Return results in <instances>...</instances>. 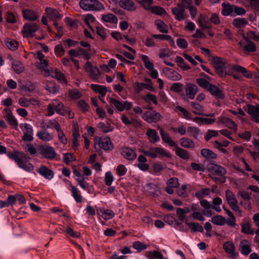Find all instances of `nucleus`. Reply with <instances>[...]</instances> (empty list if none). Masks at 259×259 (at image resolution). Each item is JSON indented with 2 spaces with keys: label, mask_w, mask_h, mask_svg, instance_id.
I'll list each match as a JSON object with an SVG mask.
<instances>
[{
  "label": "nucleus",
  "mask_w": 259,
  "mask_h": 259,
  "mask_svg": "<svg viewBox=\"0 0 259 259\" xmlns=\"http://www.w3.org/2000/svg\"><path fill=\"white\" fill-rule=\"evenodd\" d=\"M40 62V64L37 65V68L39 70H44L45 73V75H50L51 74L50 70L47 68L48 67V61L46 59H45Z\"/></svg>",
  "instance_id": "a18cd8bd"
},
{
  "label": "nucleus",
  "mask_w": 259,
  "mask_h": 259,
  "mask_svg": "<svg viewBox=\"0 0 259 259\" xmlns=\"http://www.w3.org/2000/svg\"><path fill=\"white\" fill-rule=\"evenodd\" d=\"M142 60L144 63L145 67L149 70H152L153 69L154 65L153 63L149 60V58L146 55H142L141 57Z\"/></svg>",
  "instance_id": "bf43d9fd"
},
{
  "label": "nucleus",
  "mask_w": 259,
  "mask_h": 259,
  "mask_svg": "<svg viewBox=\"0 0 259 259\" xmlns=\"http://www.w3.org/2000/svg\"><path fill=\"white\" fill-rule=\"evenodd\" d=\"M69 96L72 100H76L80 99L82 96V94L77 89L69 90Z\"/></svg>",
  "instance_id": "6e6d98bb"
},
{
  "label": "nucleus",
  "mask_w": 259,
  "mask_h": 259,
  "mask_svg": "<svg viewBox=\"0 0 259 259\" xmlns=\"http://www.w3.org/2000/svg\"><path fill=\"white\" fill-rule=\"evenodd\" d=\"M8 156L12 160H14L18 165L25 170L31 171L33 169V165L26 162L24 161L22 158H26V155L24 153L20 152L18 151H14L12 152H8Z\"/></svg>",
  "instance_id": "f03ea898"
},
{
  "label": "nucleus",
  "mask_w": 259,
  "mask_h": 259,
  "mask_svg": "<svg viewBox=\"0 0 259 259\" xmlns=\"http://www.w3.org/2000/svg\"><path fill=\"white\" fill-rule=\"evenodd\" d=\"M208 170L210 172L208 175L214 181H220L222 183H224L226 181L225 175L227 173L226 168L221 165L210 163L207 165Z\"/></svg>",
  "instance_id": "f257e3e1"
},
{
  "label": "nucleus",
  "mask_w": 259,
  "mask_h": 259,
  "mask_svg": "<svg viewBox=\"0 0 259 259\" xmlns=\"http://www.w3.org/2000/svg\"><path fill=\"white\" fill-rule=\"evenodd\" d=\"M133 247L137 249L138 252H140L145 249L147 248V245L144 243L135 241L133 243Z\"/></svg>",
  "instance_id": "e2e57ef3"
},
{
  "label": "nucleus",
  "mask_w": 259,
  "mask_h": 259,
  "mask_svg": "<svg viewBox=\"0 0 259 259\" xmlns=\"http://www.w3.org/2000/svg\"><path fill=\"white\" fill-rule=\"evenodd\" d=\"M212 64L215 69L216 73L220 77H225L226 76L227 74L225 69L227 61L225 59L217 56L214 57L212 60Z\"/></svg>",
  "instance_id": "7ed1b4c3"
},
{
  "label": "nucleus",
  "mask_w": 259,
  "mask_h": 259,
  "mask_svg": "<svg viewBox=\"0 0 259 259\" xmlns=\"http://www.w3.org/2000/svg\"><path fill=\"white\" fill-rule=\"evenodd\" d=\"M53 77L57 79L61 83H64L65 84L67 83V81L66 79L65 75L57 69L55 70Z\"/></svg>",
  "instance_id": "8fccbe9b"
},
{
  "label": "nucleus",
  "mask_w": 259,
  "mask_h": 259,
  "mask_svg": "<svg viewBox=\"0 0 259 259\" xmlns=\"http://www.w3.org/2000/svg\"><path fill=\"white\" fill-rule=\"evenodd\" d=\"M162 255L160 251L155 250L147 252L146 253V256L148 259L162 258Z\"/></svg>",
  "instance_id": "c03bdc74"
},
{
  "label": "nucleus",
  "mask_w": 259,
  "mask_h": 259,
  "mask_svg": "<svg viewBox=\"0 0 259 259\" xmlns=\"http://www.w3.org/2000/svg\"><path fill=\"white\" fill-rule=\"evenodd\" d=\"M99 147L105 151H112L114 147L110 138L108 136L100 137L97 143Z\"/></svg>",
  "instance_id": "9d476101"
},
{
  "label": "nucleus",
  "mask_w": 259,
  "mask_h": 259,
  "mask_svg": "<svg viewBox=\"0 0 259 259\" xmlns=\"http://www.w3.org/2000/svg\"><path fill=\"white\" fill-rule=\"evenodd\" d=\"M211 222L215 225L223 226L226 223V219L222 215H217L211 218Z\"/></svg>",
  "instance_id": "de8ad7c7"
},
{
  "label": "nucleus",
  "mask_w": 259,
  "mask_h": 259,
  "mask_svg": "<svg viewBox=\"0 0 259 259\" xmlns=\"http://www.w3.org/2000/svg\"><path fill=\"white\" fill-rule=\"evenodd\" d=\"M224 250L229 254L230 257L235 258L238 256V253L235 252V247L233 242L227 241L223 244Z\"/></svg>",
  "instance_id": "a211bd4d"
},
{
  "label": "nucleus",
  "mask_w": 259,
  "mask_h": 259,
  "mask_svg": "<svg viewBox=\"0 0 259 259\" xmlns=\"http://www.w3.org/2000/svg\"><path fill=\"white\" fill-rule=\"evenodd\" d=\"M102 20L105 22L116 24L118 19L115 15L112 13H108L106 15H102Z\"/></svg>",
  "instance_id": "4c0bfd02"
},
{
  "label": "nucleus",
  "mask_w": 259,
  "mask_h": 259,
  "mask_svg": "<svg viewBox=\"0 0 259 259\" xmlns=\"http://www.w3.org/2000/svg\"><path fill=\"white\" fill-rule=\"evenodd\" d=\"M223 10L222 13L224 16L231 15L234 16L233 14V8L234 5H231L230 4H227L225 3L222 4Z\"/></svg>",
  "instance_id": "e433bc0d"
},
{
  "label": "nucleus",
  "mask_w": 259,
  "mask_h": 259,
  "mask_svg": "<svg viewBox=\"0 0 259 259\" xmlns=\"http://www.w3.org/2000/svg\"><path fill=\"white\" fill-rule=\"evenodd\" d=\"M187 225L192 229V232L194 233L196 232L203 233V232L202 226L198 223H187Z\"/></svg>",
  "instance_id": "09e8293b"
},
{
  "label": "nucleus",
  "mask_w": 259,
  "mask_h": 259,
  "mask_svg": "<svg viewBox=\"0 0 259 259\" xmlns=\"http://www.w3.org/2000/svg\"><path fill=\"white\" fill-rule=\"evenodd\" d=\"M242 232L247 234H252L254 231L251 229L250 225L249 223L244 224L241 227Z\"/></svg>",
  "instance_id": "774afa93"
},
{
  "label": "nucleus",
  "mask_w": 259,
  "mask_h": 259,
  "mask_svg": "<svg viewBox=\"0 0 259 259\" xmlns=\"http://www.w3.org/2000/svg\"><path fill=\"white\" fill-rule=\"evenodd\" d=\"M160 114L155 111H148L144 113L143 118L148 123H156L161 119Z\"/></svg>",
  "instance_id": "9b49d317"
},
{
  "label": "nucleus",
  "mask_w": 259,
  "mask_h": 259,
  "mask_svg": "<svg viewBox=\"0 0 259 259\" xmlns=\"http://www.w3.org/2000/svg\"><path fill=\"white\" fill-rule=\"evenodd\" d=\"M121 155L128 160L133 161L137 157L136 152L129 147H123L121 149Z\"/></svg>",
  "instance_id": "dca6fc26"
},
{
  "label": "nucleus",
  "mask_w": 259,
  "mask_h": 259,
  "mask_svg": "<svg viewBox=\"0 0 259 259\" xmlns=\"http://www.w3.org/2000/svg\"><path fill=\"white\" fill-rule=\"evenodd\" d=\"M247 113L251 116L256 122L259 121V105L253 106L250 104L247 105Z\"/></svg>",
  "instance_id": "4468645a"
},
{
  "label": "nucleus",
  "mask_w": 259,
  "mask_h": 259,
  "mask_svg": "<svg viewBox=\"0 0 259 259\" xmlns=\"http://www.w3.org/2000/svg\"><path fill=\"white\" fill-rule=\"evenodd\" d=\"M186 95L190 99H193L198 91V88L195 84L188 83L185 85Z\"/></svg>",
  "instance_id": "2eb2a0df"
},
{
  "label": "nucleus",
  "mask_w": 259,
  "mask_h": 259,
  "mask_svg": "<svg viewBox=\"0 0 259 259\" xmlns=\"http://www.w3.org/2000/svg\"><path fill=\"white\" fill-rule=\"evenodd\" d=\"M198 24L202 29L212 28V25L208 21L201 19L199 20Z\"/></svg>",
  "instance_id": "69168bd1"
},
{
  "label": "nucleus",
  "mask_w": 259,
  "mask_h": 259,
  "mask_svg": "<svg viewBox=\"0 0 259 259\" xmlns=\"http://www.w3.org/2000/svg\"><path fill=\"white\" fill-rule=\"evenodd\" d=\"M196 82L200 87L207 90L208 89L210 85L211 84L209 83V82L207 80L202 78H197L196 79Z\"/></svg>",
  "instance_id": "052dcab7"
},
{
  "label": "nucleus",
  "mask_w": 259,
  "mask_h": 259,
  "mask_svg": "<svg viewBox=\"0 0 259 259\" xmlns=\"http://www.w3.org/2000/svg\"><path fill=\"white\" fill-rule=\"evenodd\" d=\"M98 126L104 133H107L108 132H111L113 129V128L110 124L108 126H106L103 122H100Z\"/></svg>",
  "instance_id": "338daca9"
},
{
  "label": "nucleus",
  "mask_w": 259,
  "mask_h": 259,
  "mask_svg": "<svg viewBox=\"0 0 259 259\" xmlns=\"http://www.w3.org/2000/svg\"><path fill=\"white\" fill-rule=\"evenodd\" d=\"M201 154L207 159H214L217 157V154L208 149H203L201 150Z\"/></svg>",
  "instance_id": "c9c22d12"
},
{
  "label": "nucleus",
  "mask_w": 259,
  "mask_h": 259,
  "mask_svg": "<svg viewBox=\"0 0 259 259\" xmlns=\"http://www.w3.org/2000/svg\"><path fill=\"white\" fill-rule=\"evenodd\" d=\"M160 134L162 140L164 142L167 143L169 146L171 147H176V143L171 139L168 134L164 132L163 129L162 128H161L160 130Z\"/></svg>",
  "instance_id": "cd10ccee"
},
{
  "label": "nucleus",
  "mask_w": 259,
  "mask_h": 259,
  "mask_svg": "<svg viewBox=\"0 0 259 259\" xmlns=\"http://www.w3.org/2000/svg\"><path fill=\"white\" fill-rule=\"evenodd\" d=\"M36 136L40 140L46 142L49 141L52 139V136L47 131L41 130L38 131Z\"/></svg>",
  "instance_id": "58836bf2"
},
{
  "label": "nucleus",
  "mask_w": 259,
  "mask_h": 259,
  "mask_svg": "<svg viewBox=\"0 0 259 259\" xmlns=\"http://www.w3.org/2000/svg\"><path fill=\"white\" fill-rule=\"evenodd\" d=\"M6 46L11 50L15 51L18 48V42L9 38H7L5 40Z\"/></svg>",
  "instance_id": "a19ab883"
},
{
  "label": "nucleus",
  "mask_w": 259,
  "mask_h": 259,
  "mask_svg": "<svg viewBox=\"0 0 259 259\" xmlns=\"http://www.w3.org/2000/svg\"><path fill=\"white\" fill-rule=\"evenodd\" d=\"M243 38L246 42L243 47V51L247 52H255L256 51L255 45L249 39L248 37L243 35Z\"/></svg>",
  "instance_id": "5701e85b"
},
{
  "label": "nucleus",
  "mask_w": 259,
  "mask_h": 259,
  "mask_svg": "<svg viewBox=\"0 0 259 259\" xmlns=\"http://www.w3.org/2000/svg\"><path fill=\"white\" fill-rule=\"evenodd\" d=\"M22 14L23 18L28 21H34L38 18L37 13L32 10H23Z\"/></svg>",
  "instance_id": "412c9836"
},
{
  "label": "nucleus",
  "mask_w": 259,
  "mask_h": 259,
  "mask_svg": "<svg viewBox=\"0 0 259 259\" xmlns=\"http://www.w3.org/2000/svg\"><path fill=\"white\" fill-rule=\"evenodd\" d=\"M108 102L109 103L113 105L115 108L120 112L123 111L124 109L129 110L132 107V104L131 102L125 101L122 103L121 101L113 98H109Z\"/></svg>",
  "instance_id": "1a4fd4ad"
},
{
  "label": "nucleus",
  "mask_w": 259,
  "mask_h": 259,
  "mask_svg": "<svg viewBox=\"0 0 259 259\" xmlns=\"http://www.w3.org/2000/svg\"><path fill=\"white\" fill-rule=\"evenodd\" d=\"M146 135L150 143H155L160 140V138L155 130L148 128Z\"/></svg>",
  "instance_id": "c85d7f7f"
},
{
  "label": "nucleus",
  "mask_w": 259,
  "mask_h": 259,
  "mask_svg": "<svg viewBox=\"0 0 259 259\" xmlns=\"http://www.w3.org/2000/svg\"><path fill=\"white\" fill-rule=\"evenodd\" d=\"M251 193H249L248 192L245 190H239L237 193V196L241 197L244 200L248 201V204L246 209L250 210L251 208V204L250 202L251 199L250 197Z\"/></svg>",
  "instance_id": "2f4dec72"
},
{
  "label": "nucleus",
  "mask_w": 259,
  "mask_h": 259,
  "mask_svg": "<svg viewBox=\"0 0 259 259\" xmlns=\"http://www.w3.org/2000/svg\"><path fill=\"white\" fill-rule=\"evenodd\" d=\"M89 72L90 73V76L92 79H98L101 75L100 71L97 66H94Z\"/></svg>",
  "instance_id": "864d4df0"
},
{
  "label": "nucleus",
  "mask_w": 259,
  "mask_h": 259,
  "mask_svg": "<svg viewBox=\"0 0 259 259\" xmlns=\"http://www.w3.org/2000/svg\"><path fill=\"white\" fill-rule=\"evenodd\" d=\"M187 133L189 136H192L194 139H197L200 133V130L195 126H189L187 128Z\"/></svg>",
  "instance_id": "3c124183"
},
{
  "label": "nucleus",
  "mask_w": 259,
  "mask_h": 259,
  "mask_svg": "<svg viewBox=\"0 0 259 259\" xmlns=\"http://www.w3.org/2000/svg\"><path fill=\"white\" fill-rule=\"evenodd\" d=\"M235 71L241 72L245 77L247 78H251L252 77V73L250 71L247 70L245 68L239 65H234L233 67Z\"/></svg>",
  "instance_id": "7c9ffc66"
},
{
  "label": "nucleus",
  "mask_w": 259,
  "mask_h": 259,
  "mask_svg": "<svg viewBox=\"0 0 259 259\" xmlns=\"http://www.w3.org/2000/svg\"><path fill=\"white\" fill-rule=\"evenodd\" d=\"M71 192L72 194V196L76 200V201L78 203H80L82 202V197L80 194H79V191L77 189V188L73 186H71Z\"/></svg>",
  "instance_id": "4d7b16f0"
},
{
  "label": "nucleus",
  "mask_w": 259,
  "mask_h": 259,
  "mask_svg": "<svg viewBox=\"0 0 259 259\" xmlns=\"http://www.w3.org/2000/svg\"><path fill=\"white\" fill-rule=\"evenodd\" d=\"M248 23L245 18H236L233 21V25L236 28H241Z\"/></svg>",
  "instance_id": "603ef678"
},
{
  "label": "nucleus",
  "mask_w": 259,
  "mask_h": 259,
  "mask_svg": "<svg viewBox=\"0 0 259 259\" xmlns=\"http://www.w3.org/2000/svg\"><path fill=\"white\" fill-rule=\"evenodd\" d=\"M144 81L146 83H136V90L137 92L139 93L142 91L143 87H145V88L149 91H154V88L153 87V83L151 80L148 78H145Z\"/></svg>",
  "instance_id": "f3484780"
},
{
  "label": "nucleus",
  "mask_w": 259,
  "mask_h": 259,
  "mask_svg": "<svg viewBox=\"0 0 259 259\" xmlns=\"http://www.w3.org/2000/svg\"><path fill=\"white\" fill-rule=\"evenodd\" d=\"M5 118L11 126H13L15 129H17L18 123L13 115H9L8 116L5 117Z\"/></svg>",
  "instance_id": "13d9d810"
},
{
  "label": "nucleus",
  "mask_w": 259,
  "mask_h": 259,
  "mask_svg": "<svg viewBox=\"0 0 259 259\" xmlns=\"http://www.w3.org/2000/svg\"><path fill=\"white\" fill-rule=\"evenodd\" d=\"M171 11L176 19L179 21L187 18V16L184 14L185 10L183 8L177 6V7L172 8Z\"/></svg>",
  "instance_id": "4be33fe9"
},
{
  "label": "nucleus",
  "mask_w": 259,
  "mask_h": 259,
  "mask_svg": "<svg viewBox=\"0 0 259 259\" xmlns=\"http://www.w3.org/2000/svg\"><path fill=\"white\" fill-rule=\"evenodd\" d=\"M176 108V110L179 111L181 113V114H179V116L188 119H192V114L185 108L180 106H177Z\"/></svg>",
  "instance_id": "49530a36"
},
{
  "label": "nucleus",
  "mask_w": 259,
  "mask_h": 259,
  "mask_svg": "<svg viewBox=\"0 0 259 259\" xmlns=\"http://www.w3.org/2000/svg\"><path fill=\"white\" fill-rule=\"evenodd\" d=\"M79 6L85 11H99L104 9V6L97 0H81Z\"/></svg>",
  "instance_id": "20e7f679"
},
{
  "label": "nucleus",
  "mask_w": 259,
  "mask_h": 259,
  "mask_svg": "<svg viewBox=\"0 0 259 259\" xmlns=\"http://www.w3.org/2000/svg\"><path fill=\"white\" fill-rule=\"evenodd\" d=\"M239 250L242 254L247 255L251 251V249L247 240L244 239L241 241L239 244Z\"/></svg>",
  "instance_id": "a878e982"
},
{
  "label": "nucleus",
  "mask_w": 259,
  "mask_h": 259,
  "mask_svg": "<svg viewBox=\"0 0 259 259\" xmlns=\"http://www.w3.org/2000/svg\"><path fill=\"white\" fill-rule=\"evenodd\" d=\"M176 62L178 63L179 66L184 70H188L191 68L188 65L185 63L184 60L181 57L177 56Z\"/></svg>",
  "instance_id": "5fc2aeb1"
},
{
  "label": "nucleus",
  "mask_w": 259,
  "mask_h": 259,
  "mask_svg": "<svg viewBox=\"0 0 259 259\" xmlns=\"http://www.w3.org/2000/svg\"><path fill=\"white\" fill-rule=\"evenodd\" d=\"M180 142L181 145L185 148L193 149L195 147V143L190 138H182L180 139Z\"/></svg>",
  "instance_id": "473e14b6"
},
{
  "label": "nucleus",
  "mask_w": 259,
  "mask_h": 259,
  "mask_svg": "<svg viewBox=\"0 0 259 259\" xmlns=\"http://www.w3.org/2000/svg\"><path fill=\"white\" fill-rule=\"evenodd\" d=\"M163 71L169 79L172 80H179L182 78L181 75L179 73L169 68H164Z\"/></svg>",
  "instance_id": "aec40b11"
},
{
  "label": "nucleus",
  "mask_w": 259,
  "mask_h": 259,
  "mask_svg": "<svg viewBox=\"0 0 259 259\" xmlns=\"http://www.w3.org/2000/svg\"><path fill=\"white\" fill-rule=\"evenodd\" d=\"M39 29V26L36 24L32 22L25 23L21 30L24 37H32L33 33Z\"/></svg>",
  "instance_id": "6e6552de"
},
{
  "label": "nucleus",
  "mask_w": 259,
  "mask_h": 259,
  "mask_svg": "<svg viewBox=\"0 0 259 259\" xmlns=\"http://www.w3.org/2000/svg\"><path fill=\"white\" fill-rule=\"evenodd\" d=\"M191 106L193 109V112L195 115H205L207 116L213 117L214 116V114H203V107L200 104L198 103L192 102L191 103Z\"/></svg>",
  "instance_id": "b1692460"
},
{
  "label": "nucleus",
  "mask_w": 259,
  "mask_h": 259,
  "mask_svg": "<svg viewBox=\"0 0 259 259\" xmlns=\"http://www.w3.org/2000/svg\"><path fill=\"white\" fill-rule=\"evenodd\" d=\"M91 89L96 93L100 94L102 97H104L107 92L106 88L98 84H91Z\"/></svg>",
  "instance_id": "ea45409f"
},
{
  "label": "nucleus",
  "mask_w": 259,
  "mask_h": 259,
  "mask_svg": "<svg viewBox=\"0 0 259 259\" xmlns=\"http://www.w3.org/2000/svg\"><path fill=\"white\" fill-rule=\"evenodd\" d=\"M192 0H180V2L177 4V6L183 8L185 10L188 9L192 5Z\"/></svg>",
  "instance_id": "680f3d73"
},
{
  "label": "nucleus",
  "mask_w": 259,
  "mask_h": 259,
  "mask_svg": "<svg viewBox=\"0 0 259 259\" xmlns=\"http://www.w3.org/2000/svg\"><path fill=\"white\" fill-rule=\"evenodd\" d=\"M207 91L209 92L217 99L223 100L225 97V95L224 94L223 91L216 85L212 84L210 85Z\"/></svg>",
  "instance_id": "f8f14e48"
},
{
  "label": "nucleus",
  "mask_w": 259,
  "mask_h": 259,
  "mask_svg": "<svg viewBox=\"0 0 259 259\" xmlns=\"http://www.w3.org/2000/svg\"><path fill=\"white\" fill-rule=\"evenodd\" d=\"M12 68L14 71L18 74H19L24 71L25 67L22 62L16 61L13 62Z\"/></svg>",
  "instance_id": "37998d69"
},
{
  "label": "nucleus",
  "mask_w": 259,
  "mask_h": 259,
  "mask_svg": "<svg viewBox=\"0 0 259 259\" xmlns=\"http://www.w3.org/2000/svg\"><path fill=\"white\" fill-rule=\"evenodd\" d=\"M218 123H222L228 128L232 130L237 128V124L230 118L226 117H220L218 118Z\"/></svg>",
  "instance_id": "393cba45"
},
{
  "label": "nucleus",
  "mask_w": 259,
  "mask_h": 259,
  "mask_svg": "<svg viewBox=\"0 0 259 259\" xmlns=\"http://www.w3.org/2000/svg\"><path fill=\"white\" fill-rule=\"evenodd\" d=\"M119 6L128 11H134L137 8V6L132 0H120Z\"/></svg>",
  "instance_id": "6ab92c4d"
},
{
  "label": "nucleus",
  "mask_w": 259,
  "mask_h": 259,
  "mask_svg": "<svg viewBox=\"0 0 259 259\" xmlns=\"http://www.w3.org/2000/svg\"><path fill=\"white\" fill-rule=\"evenodd\" d=\"M225 196L227 203L231 208L236 212L238 217H241L242 211L238 206V201L235 194L231 190H227L225 192Z\"/></svg>",
  "instance_id": "39448f33"
},
{
  "label": "nucleus",
  "mask_w": 259,
  "mask_h": 259,
  "mask_svg": "<svg viewBox=\"0 0 259 259\" xmlns=\"http://www.w3.org/2000/svg\"><path fill=\"white\" fill-rule=\"evenodd\" d=\"M39 154L45 158L52 160L58 156L53 147L47 145H41L39 147Z\"/></svg>",
  "instance_id": "0eeeda50"
},
{
  "label": "nucleus",
  "mask_w": 259,
  "mask_h": 259,
  "mask_svg": "<svg viewBox=\"0 0 259 259\" xmlns=\"http://www.w3.org/2000/svg\"><path fill=\"white\" fill-rule=\"evenodd\" d=\"M155 25L157 28L162 33H167L168 31L167 25L161 20H156L155 21Z\"/></svg>",
  "instance_id": "79ce46f5"
},
{
  "label": "nucleus",
  "mask_w": 259,
  "mask_h": 259,
  "mask_svg": "<svg viewBox=\"0 0 259 259\" xmlns=\"http://www.w3.org/2000/svg\"><path fill=\"white\" fill-rule=\"evenodd\" d=\"M175 147L176 148V153L177 156L185 160L189 158V154L186 150L180 148L177 145Z\"/></svg>",
  "instance_id": "f704fd0d"
},
{
  "label": "nucleus",
  "mask_w": 259,
  "mask_h": 259,
  "mask_svg": "<svg viewBox=\"0 0 259 259\" xmlns=\"http://www.w3.org/2000/svg\"><path fill=\"white\" fill-rule=\"evenodd\" d=\"M75 160L76 158L72 153H67L64 155L63 161L67 165L69 164L70 162L75 161Z\"/></svg>",
  "instance_id": "0e129e2a"
},
{
  "label": "nucleus",
  "mask_w": 259,
  "mask_h": 259,
  "mask_svg": "<svg viewBox=\"0 0 259 259\" xmlns=\"http://www.w3.org/2000/svg\"><path fill=\"white\" fill-rule=\"evenodd\" d=\"M45 11L47 17L50 19L54 20L55 19H61L62 18V15L55 9L47 8Z\"/></svg>",
  "instance_id": "bb28decb"
},
{
  "label": "nucleus",
  "mask_w": 259,
  "mask_h": 259,
  "mask_svg": "<svg viewBox=\"0 0 259 259\" xmlns=\"http://www.w3.org/2000/svg\"><path fill=\"white\" fill-rule=\"evenodd\" d=\"M45 89L51 94H56L59 92L60 87L54 81H49L47 82Z\"/></svg>",
  "instance_id": "72a5a7b5"
},
{
  "label": "nucleus",
  "mask_w": 259,
  "mask_h": 259,
  "mask_svg": "<svg viewBox=\"0 0 259 259\" xmlns=\"http://www.w3.org/2000/svg\"><path fill=\"white\" fill-rule=\"evenodd\" d=\"M143 153L144 155L150 156L152 158H155L157 157H162L163 156L167 158L171 157V154L166 152L165 150L160 147H151L148 150H143Z\"/></svg>",
  "instance_id": "423d86ee"
},
{
  "label": "nucleus",
  "mask_w": 259,
  "mask_h": 259,
  "mask_svg": "<svg viewBox=\"0 0 259 259\" xmlns=\"http://www.w3.org/2000/svg\"><path fill=\"white\" fill-rule=\"evenodd\" d=\"M37 171L45 178L49 180L52 179L54 176V171L44 165H41Z\"/></svg>",
  "instance_id": "ddd939ff"
},
{
  "label": "nucleus",
  "mask_w": 259,
  "mask_h": 259,
  "mask_svg": "<svg viewBox=\"0 0 259 259\" xmlns=\"http://www.w3.org/2000/svg\"><path fill=\"white\" fill-rule=\"evenodd\" d=\"M147 191L152 196H156L160 192V187L157 184L149 183L146 185Z\"/></svg>",
  "instance_id": "c756f323"
}]
</instances>
